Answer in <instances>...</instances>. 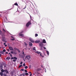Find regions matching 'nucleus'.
Masks as SVG:
<instances>
[{"label": "nucleus", "instance_id": "nucleus-51", "mask_svg": "<svg viewBox=\"0 0 76 76\" xmlns=\"http://www.w3.org/2000/svg\"><path fill=\"white\" fill-rule=\"evenodd\" d=\"M22 63H23V62H21L20 63V64H22Z\"/></svg>", "mask_w": 76, "mask_h": 76}, {"label": "nucleus", "instance_id": "nucleus-19", "mask_svg": "<svg viewBox=\"0 0 76 76\" xmlns=\"http://www.w3.org/2000/svg\"><path fill=\"white\" fill-rule=\"evenodd\" d=\"M46 52L48 56H49V52H48V51H47Z\"/></svg>", "mask_w": 76, "mask_h": 76}, {"label": "nucleus", "instance_id": "nucleus-16", "mask_svg": "<svg viewBox=\"0 0 76 76\" xmlns=\"http://www.w3.org/2000/svg\"><path fill=\"white\" fill-rule=\"evenodd\" d=\"M11 74L12 75H13L14 74V72H12L11 73Z\"/></svg>", "mask_w": 76, "mask_h": 76}, {"label": "nucleus", "instance_id": "nucleus-47", "mask_svg": "<svg viewBox=\"0 0 76 76\" xmlns=\"http://www.w3.org/2000/svg\"><path fill=\"white\" fill-rule=\"evenodd\" d=\"M3 41H4V42H6V41H5L4 40H3Z\"/></svg>", "mask_w": 76, "mask_h": 76}, {"label": "nucleus", "instance_id": "nucleus-48", "mask_svg": "<svg viewBox=\"0 0 76 76\" xmlns=\"http://www.w3.org/2000/svg\"><path fill=\"white\" fill-rule=\"evenodd\" d=\"M7 51H9V49H7Z\"/></svg>", "mask_w": 76, "mask_h": 76}, {"label": "nucleus", "instance_id": "nucleus-42", "mask_svg": "<svg viewBox=\"0 0 76 76\" xmlns=\"http://www.w3.org/2000/svg\"><path fill=\"white\" fill-rule=\"evenodd\" d=\"M23 31H22L21 32H20V33L21 34H22V33H23Z\"/></svg>", "mask_w": 76, "mask_h": 76}, {"label": "nucleus", "instance_id": "nucleus-10", "mask_svg": "<svg viewBox=\"0 0 76 76\" xmlns=\"http://www.w3.org/2000/svg\"><path fill=\"white\" fill-rule=\"evenodd\" d=\"M23 53L22 54H23V55H24V56H22V57H23V58H24V57H25V56H24V55H25V54H24V52H23Z\"/></svg>", "mask_w": 76, "mask_h": 76}, {"label": "nucleus", "instance_id": "nucleus-23", "mask_svg": "<svg viewBox=\"0 0 76 76\" xmlns=\"http://www.w3.org/2000/svg\"><path fill=\"white\" fill-rule=\"evenodd\" d=\"M7 60H9L10 59V57H7L6 58Z\"/></svg>", "mask_w": 76, "mask_h": 76}, {"label": "nucleus", "instance_id": "nucleus-35", "mask_svg": "<svg viewBox=\"0 0 76 76\" xmlns=\"http://www.w3.org/2000/svg\"><path fill=\"white\" fill-rule=\"evenodd\" d=\"M7 71V69L4 70V72H6Z\"/></svg>", "mask_w": 76, "mask_h": 76}, {"label": "nucleus", "instance_id": "nucleus-49", "mask_svg": "<svg viewBox=\"0 0 76 76\" xmlns=\"http://www.w3.org/2000/svg\"><path fill=\"white\" fill-rule=\"evenodd\" d=\"M10 56L11 57H12V54H10Z\"/></svg>", "mask_w": 76, "mask_h": 76}, {"label": "nucleus", "instance_id": "nucleus-58", "mask_svg": "<svg viewBox=\"0 0 76 76\" xmlns=\"http://www.w3.org/2000/svg\"><path fill=\"white\" fill-rule=\"evenodd\" d=\"M26 6L25 7L23 8V9H25L26 8Z\"/></svg>", "mask_w": 76, "mask_h": 76}, {"label": "nucleus", "instance_id": "nucleus-56", "mask_svg": "<svg viewBox=\"0 0 76 76\" xmlns=\"http://www.w3.org/2000/svg\"><path fill=\"white\" fill-rule=\"evenodd\" d=\"M28 73H31V72H29Z\"/></svg>", "mask_w": 76, "mask_h": 76}, {"label": "nucleus", "instance_id": "nucleus-24", "mask_svg": "<svg viewBox=\"0 0 76 76\" xmlns=\"http://www.w3.org/2000/svg\"><path fill=\"white\" fill-rule=\"evenodd\" d=\"M38 35L37 34H35V37H37Z\"/></svg>", "mask_w": 76, "mask_h": 76}, {"label": "nucleus", "instance_id": "nucleus-28", "mask_svg": "<svg viewBox=\"0 0 76 76\" xmlns=\"http://www.w3.org/2000/svg\"><path fill=\"white\" fill-rule=\"evenodd\" d=\"M22 66V65H20V66H19V67L20 68V67H21Z\"/></svg>", "mask_w": 76, "mask_h": 76}, {"label": "nucleus", "instance_id": "nucleus-36", "mask_svg": "<svg viewBox=\"0 0 76 76\" xmlns=\"http://www.w3.org/2000/svg\"><path fill=\"white\" fill-rule=\"evenodd\" d=\"M21 71H23H23H24V69H21L20 70Z\"/></svg>", "mask_w": 76, "mask_h": 76}, {"label": "nucleus", "instance_id": "nucleus-52", "mask_svg": "<svg viewBox=\"0 0 76 76\" xmlns=\"http://www.w3.org/2000/svg\"><path fill=\"white\" fill-rule=\"evenodd\" d=\"M5 18L6 20H7V17H5Z\"/></svg>", "mask_w": 76, "mask_h": 76}, {"label": "nucleus", "instance_id": "nucleus-9", "mask_svg": "<svg viewBox=\"0 0 76 76\" xmlns=\"http://www.w3.org/2000/svg\"><path fill=\"white\" fill-rule=\"evenodd\" d=\"M39 42H40V40H36L35 42V43H39Z\"/></svg>", "mask_w": 76, "mask_h": 76}, {"label": "nucleus", "instance_id": "nucleus-4", "mask_svg": "<svg viewBox=\"0 0 76 76\" xmlns=\"http://www.w3.org/2000/svg\"><path fill=\"white\" fill-rule=\"evenodd\" d=\"M39 45L40 46L41 48H43V46H44V44H43L42 42H40L39 44Z\"/></svg>", "mask_w": 76, "mask_h": 76}, {"label": "nucleus", "instance_id": "nucleus-41", "mask_svg": "<svg viewBox=\"0 0 76 76\" xmlns=\"http://www.w3.org/2000/svg\"><path fill=\"white\" fill-rule=\"evenodd\" d=\"M11 54H13V51H11Z\"/></svg>", "mask_w": 76, "mask_h": 76}, {"label": "nucleus", "instance_id": "nucleus-55", "mask_svg": "<svg viewBox=\"0 0 76 76\" xmlns=\"http://www.w3.org/2000/svg\"><path fill=\"white\" fill-rule=\"evenodd\" d=\"M32 76V74H30V75H29V76Z\"/></svg>", "mask_w": 76, "mask_h": 76}, {"label": "nucleus", "instance_id": "nucleus-13", "mask_svg": "<svg viewBox=\"0 0 76 76\" xmlns=\"http://www.w3.org/2000/svg\"><path fill=\"white\" fill-rule=\"evenodd\" d=\"M29 45L31 47H32V43L31 42H29Z\"/></svg>", "mask_w": 76, "mask_h": 76}, {"label": "nucleus", "instance_id": "nucleus-31", "mask_svg": "<svg viewBox=\"0 0 76 76\" xmlns=\"http://www.w3.org/2000/svg\"><path fill=\"white\" fill-rule=\"evenodd\" d=\"M33 50H35V47H34L33 48Z\"/></svg>", "mask_w": 76, "mask_h": 76}, {"label": "nucleus", "instance_id": "nucleus-12", "mask_svg": "<svg viewBox=\"0 0 76 76\" xmlns=\"http://www.w3.org/2000/svg\"><path fill=\"white\" fill-rule=\"evenodd\" d=\"M36 53H37V54H40L41 53V52L38 51H37L36 52Z\"/></svg>", "mask_w": 76, "mask_h": 76}, {"label": "nucleus", "instance_id": "nucleus-6", "mask_svg": "<svg viewBox=\"0 0 76 76\" xmlns=\"http://www.w3.org/2000/svg\"><path fill=\"white\" fill-rule=\"evenodd\" d=\"M29 40L30 41H31V42H32L33 43H34V40L30 38L29 39Z\"/></svg>", "mask_w": 76, "mask_h": 76}, {"label": "nucleus", "instance_id": "nucleus-11", "mask_svg": "<svg viewBox=\"0 0 76 76\" xmlns=\"http://www.w3.org/2000/svg\"><path fill=\"white\" fill-rule=\"evenodd\" d=\"M42 43H44V44H45L46 43V41H45V39H43L42 40Z\"/></svg>", "mask_w": 76, "mask_h": 76}, {"label": "nucleus", "instance_id": "nucleus-63", "mask_svg": "<svg viewBox=\"0 0 76 76\" xmlns=\"http://www.w3.org/2000/svg\"><path fill=\"white\" fill-rule=\"evenodd\" d=\"M24 61H25V59L24 60Z\"/></svg>", "mask_w": 76, "mask_h": 76}, {"label": "nucleus", "instance_id": "nucleus-15", "mask_svg": "<svg viewBox=\"0 0 76 76\" xmlns=\"http://www.w3.org/2000/svg\"><path fill=\"white\" fill-rule=\"evenodd\" d=\"M9 49L10 50H13V48L12 47H9Z\"/></svg>", "mask_w": 76, "mask_h": 76}, {"label": "nucleus", "instance_id": "nucleus-22", "mask_svg": "<svg viewBox=\"0 0 76 76\" xmlns=\"http://www.w3.org/2000/svg\"><path fill=\"white\" fill-rule=\"evenodd\" d=\"M20 76H25V75L23 74H21L20 75Z\"/></svg>", "mask_w": 76, "mask_h": 76}, {"label": "nucleus", "instance_id": "nucleus-17", "mask_svg": "<svg viewBox=\"0 0 76 76\" xmlns=\"http://www.w3.org/2000/svg\"><path fill=\"white\" fill-rule=\"evenodd\" d=\"M0 75H1V76H3V72H1L0 73Z\"/></svg>", "mask_w": 76, "mask_h": 76}, {"label": "nucleus", "instance_id": "nucleus-60", "mask_svg": "<svg viewBox=\"0 0 76 76\" xmlns=\"http://www.w3.org/2000/svg\"><path fill=\"white\" fill-rule=\"evenodd\" d=\"M30 19H32V17H31V16H30Z\"/></svg>", "mask_w": 76, "mask_h": 76}, {"label": "nucleus", "instance_id": "nucleus-62", "mask_svg": "<svg viewBox=\"0 0 76 76\" xmlns=\"http://www.w3.org/2000/svg\"><path fill=\"white\" fill-rule=\"evenodd\" d=\"M10 54V53H9V54H8L9 55Z\"/></svg>", "mask_w": 76, "mask_h": 76}, {"label": "nucleus", "instance_id": "nucleus-37", "mask_svg": "<svg viewBox=\"0 0 76 76\" xmlns=\"http://www.w3.org/2000/svg\"><path fill=\"white\" fill-rule=\"evenodd\" d=\"M16 61V59L13 60V61H14V62H15Z\"/></svg>", "mask_w": 76, "mask_h": 76}, {"label": "nucleus", "instance_id": "nucleus-40", "mask_svg": "<svg viewBox=\"0 0 76 76\" xmlns=\"http://www.w3.org/2000/svg\"><path fill=\"white\" fill-rule=\"evenodd\" d=\"M5 53L6 54H8V52H6Z\"/></svg>", "mask_w": 76, "mask_h": 76}, {"label": "nucleus", "instance_id": "nucleus-21", "mask_svg": "<svg viewBox=\"0 0 76 76\" xmlns=\"http://www.w3.org/2000/svg\"><path fill=\"white\" fill-rule=\"evenodd\" d=\"M0 53H1V54H4V52L3 51H2V52H1V51L0 52Z\"/></svg>", "mask_w": 76, "mask_h": 76}, {"label": "nucleus", "instance_id": "nucleus-43", "mask_svg": "<svg viewBox=\"0 0 76 76\" xmlns=\"http://www.w3.org/2000/svg\"><path fill=\"white\" fill-rule=\"evenodd\" d=\"M6 73H8L9 74V72H8V71H7L6 72Z\"/></svg>", "mask_w": 76, "mask_h": 76}, {"label": "nucleus", "instance_id": "nucleus-38", "mask_svg": "<svg viewBox=\"0 0 76 76\" xmlns=\"http://www.w3.org/2000/svg\"><path fill=\"white\" fill-rule=\"evenodd\" d=\"M25 75H28V73H26Z\"/></svg>", "mask_w": 76, "mask_h": 76}, {"label": "nucleus", "instance_id": "nucleus-39", "mask_svg": "<svg viewBox=\"0 0 76 76\" xmlns=\"http://www.w3.org/2000/svg\"><path fill=\"white\" fill-rule=\"evenodd\" d=\"M17 54V53L16 52H15L14 53V54Z\"/></svg>", "mask_w": 76, "mask_h": 76}, {"label": "nucleus", "instance_id": "nucleus-7", "mask_svg": "<svg viewBox=\"0 0 76 76\" xmlns=\"http://www.w3.org/2000/svg\"><path fill=\"white\" fill-rule=\"evenodd\" d=\"M3 65L2 64V63L0 62V67L1 69H2L3 68Z\"/></svg>", "mask_w": 76, "mask_h": 76}, {"label": "nucleus", "instance_id": "nucleus-46", "mask_svg": "<svg viewBox=\"0 0 76 76\" xmlns=\"http://www.w3.org/2000/svg\"><path fill=\"white\" fill-rule=\"evenodd\" d=\"M29 68H31V65H30L29 66Z\"/></svg>", "mask_w": 76, "mask_h": 76}, {"label": "nucleus", "instance_id": "nucleus-25", "mask_svg": "<svg viewBox=\"0 0 76 76\" xmlns=\"http://www.w3.org/2000/svg\"><path fill=\"white\" fill-rule=\"evenodd\" d=\"M25 69H28V66H25Z\"/></svg>", "mask_w": 76, "mask_h": 76}, {"label": "nucleus", "instance_id": "nucleus-59", "mask_svg": "<svg viewBox=\"0 0 76 76\" xmlns=\"http://www.w3.org/2000/svg\"><path fill=\"white\" fill-rule=\"evenodd\" d=\"M1 54L0 53V57H1Z\"/></svg>", "mask_w": 76, "mask_h": 76}, {"label": "nucleus", "instance_id": "nucleus-8", "mask_svg": "<svg viewBox=\"0 0 76 76\" xmlns=\"http://www.w3.org/2000/svg\"><path fill=\"white\" fill-rule=\"evenodd\" d=\"M19 36H20V37H24V34H23L19 33Z\"/></svg>", "mask_w": 76, "mask_h": 76}, {"label": "nucleus", "instance_id": "nucleus-5", "mask_svg": "<svg viewBox=\"0 0 76 76\" xmlns=\"http://www.w3.org/2000/svg\"><path fill=\"white\" fill-rule=\"evenodd\" d=\"M14 50V51H18V52L19 53H20V51L19 50V49H18L17 48H15L14 49H13Z\"/></svg>", "mask_w": 76, "mask_h": 76}, {"label": "nucleus", "instance_id": "nucleus-1", "mask_svg": "<svg viewBox=\"0 0 76 76\" xmlns=\"http://www.w3.org/2000/svg\"><path fill=\"white\" fill-rule=\"evenodd\" d=\"M25 59H26V60H29L31 59V56L29 55L26 56L25 57Z\"/></svg>", "mask_w": 76, "mask_h": 76}, {"label": "nucleus", "instance_id": "nucleus-3", "mask_svg": "<svg viewBox=\"0 0 76 76\" xmlns=\"http://www.w3.org/2000/svg\"><path fill=\"white\" fill-rule=\"evenodd\" d=\"M41 70H42L41 68H37V69H36L37 72H36L35 73L36 74H37H37H39V72H38V71H41Z\"/></svg>", "mask_w": 76, "mask_h": 76}, {"label": "nucleus", "instance_id": "nucleus-32", "mask_svg": "<svg viewBox=\"0 0 76 76\" xmlns=\"http://www.w3.org/2000/svg\"><path fill=\"white\" fill-rule=\"evenodd\" d=\"M26 66V64H25V63H24V64H23V66Z\"/></svg>", "mask_w": 76, "mask_h": 76}, {"label": "nucleus", "instance_id": "nucleus-54", "mask_svg": "<svg viewBox=\"0 0 76 76\" xmlns=\"http://www.w3.org/2000/svg\"><path fill=\"white\" fill-rule=\"evenodd\" d=\"M6 44V43H4V45H5Z\"/></svg>", "mask_w": 76, "mask_h": 76}, {"label": "nucleus", "instance_id": "nucleus-18", "mask_svg": "<svg viewBox=\"0 0 76 76\" xmlns=\"http://www.w3.org/2000/svg\"><path fill=\"white\" fill-rule=\"evenodd\" d=\"M1 72H2V73L3 72H4V70L3 69H1Z\"/></svg>", "mask_w": 76, "mask_h": 76}, {"label": "nucleus", "instance_id": "nucleus-45", "mask_svg": "<svg viewBox=\"0 0 76 76\" xmlns=\"http://www.w3.org/2000/svg\"><path fill=\"white\" fill-rule=\"evenodd\" d=\"M11 59H14V57H12V58H11Z\"/></svg>", "mask_w": 76, "mask_h": 76}, {"label": "nucleus", "instance_id": "nucleus-14", "mask_svg": "<svg viewBox=\"0 0 76 76\" xmlns=\"http://www.w3.org/2000/svg\"><path fill=\"white\" fill-rule=\"evenodd\" d=\"M34 13H37V11L36 10H34Z\"/></svg>", "mask_w": 76, "mask_h": 76}, {"label": "nucleus", "instance_id": "nucleus-29", "mask_svg": "<svg viewBox=\"0 0 76 76\" xmlns=\"http://www.w3.org/2000/svg\"><path fill=\"white\" fill-rule=\"evenodd\" d=\"M14 58L15 60H17V59H18V58H16V57H14Z\"/></svg>", "mask_w": 76, "mask_h": 76}, {"label": "nucleus", "instance_id": "nucleus-64", "mask_svg": "<svg viewBox=\"0 0 76 76\" xmlns=\"http://www.w3.org/2000/svg\"><path fill=\"white\" fill-rule=\"evenodd\" d=\"M14 76H16V75H14Z\"/></svg>", "mask_w": 76, "mask_h": 76}, {"label": "nucleus", "instance_id": "nucleus-61", "mask_svg": "<svg viewBox=\"0 0 76 76\" xmlns=\"http://www.w3.org/2000/svg\"><path fill=\"white\" fill-rule=\"evenodd\" d=\"M11 38H13V36H11Z\"/></svg>", "mask_w": 76, "mask_h": 76}, {"label": "nucleus", "instance_id": "nucleus-20", "mask_svg": "<svg viewBox=\"0 0 76 76\" xmlns=\"http://www.w3.org/2000/svg\"><path fill=\"white\" fill-rule=\"evenodd\" d=\"M14 5H15V6H18V4L17 3H15L14 4Z\"/></svg>", "mask_w": 76, "mask_h": 76}, {"label": "nucleus", "instance_id": "nucleus-34", "mask_svg": "<svg viewBox=\"0 0 76 76\" xmlns=\"http://www.w3.org/2000/svg\"><path fill=\"white\" fill-rule=\"evenodd\" d=\"M3 52H4H4H6V50L4 49L3 50Z\"/></svg>", "mask_w": 76, "mask_h": 76}, {"label": "nucleus", "instance_id": "nucleus-27", "mask_svg": "<svg viewBox=\"0 0 76 76\" xmlns=\"http://www.w3.org/2000/svg\"><path fill=\"white\" fill-rule=\"evenodd\" d=\"M7 11H4V13H7Z\"/></svg>", "mask_w": 76, "mask_h": 76}, {"label": "nucleus", "instance_id": "nucleus-50", "mask_svg": "<svg viewBox=\"0 0 76 76\" xmlns=\"http://www.w3.org/2000/svg\"><path fill=\"white\" fill-rule=\"evenodd\" d=\"M11 40H12V41H14V39H11Z\"/></svg>", "mask_w": 76, "mask_h": 76}, {"label": "nucleus", "instance_id": "nucleus-26", "mask_svg": "<svg viewBox=\"0 0 76 76\" xmlns=\"http://www.w3.org/2000/svg\"><path fill=\"white\" fill-rule=\"evenodd\" d=\"M24 44L26 46H27V44H26V42H24Z\"/></svg>", "mask_w": 76, "mask_h": 76}, {"label": "nucleus", "instance_id": "nucleus-57", "mask_svg": "<svg viewBox=\"0 0 76 76\" xmlns=\"http://www.w3.org/2000/svg\"><path fill=\"white\" fill-rule=\"evenodd\" d=\"M5 47H7V45H5Z\"/></svg>", "mask_w": 76, "mask_h": 76}, {"label": "nucleus", "instance_id": "nucleus-44", "mask_svg": "<svg viewBox=\"0 0 76 76\" xmlns=\"http://www.w3.org/2000/svg\"><path fill=\"white\" fill-rule=\"evenodd\" d=\"M43 48H44V49L45 50H46V48H45V47H43Z\"/></svg>", "mask_w": 76, "mask_h": 76}, {"label": "nucleus", "instance_id": "nucleus-2", "mask_svg": "<svg viewBox=\"0 0 76 76\" xmlns=\"http://www.w3.org/2000/svg\"><path fill=\"white\" fill-rule=\"evenodd\" d=\"M31 21H30L28 22L26 24V26H27V27H28L30 25H31Z\"/></svg>", "mask_w": 76, "mask_h": 76}, {"label": "nucleus", "instance_id": "nucleus-53", "mask_svg": "<svg viewBox=\"0 0 76 76\" xmlns=\"http://www.w3.org/2000/svg\"><path fill=\"white\" fill-rule=\"evenodd\" d=\"M40 56L41 57H42V55H41V53H40Z\"/></svg>", "mask_w": 76, "mask_h": 76}, {"label": "nucleus", "instance_id": "nucleus-30", "mask_svg": "<svg viewBox=\"0 0 76 76\" xmlns=\"http://www.w3.org/2000/svg\"><path fill=\"white\" fill-rule=\"evenodd\" d=\"M3 31H4V32H6V30L4 28L3 29Z\"/></svg>", "mask_w": 76, "mask_h": 76}, {"label": "nucleus", "instance_id": "nucleus-33", "mask_svg": "<svg viewBox=\"0 0 76 76\" xmlns=\"http://www.w3.org/2000/svg\"><path fill=\"white\" fill-rule=\"evenodd\" d=\"M24 72H28V71H27V70H26V69H25V70H24Z\"/></svg>", "mask_w": 76, "mask_h": 76}]
</instances>
